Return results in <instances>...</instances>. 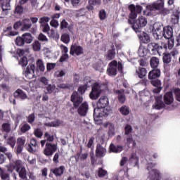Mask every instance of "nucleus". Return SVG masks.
Here are the masks:
<instances>
[{
	"instance_id": "f257e3e1",
	"label": "nucleus",
	"mask_w": 180,
	"mask_h": 180,
	"mask_svg": "<svg viewBox=\"0 0 180 180\" xmlns=\"http://www.w3.org/2000/svg\"><path fill=\"white\" fill-rule=\"evenodd\" d=\"M128 9L130 11L128 19L129 25H131V28L136 33H141V29L147 26V18L144 16H140L138 19L135 20L137 18V15L141 13L143 11V6L140 5L135 6L134 4H131L128 6Z\"/></svg>"
},
{
	"instance_id": "f03ea898",
	"label": "nucleus",
	"mask_w": 180,
	"mask_h": 180,
	"mask_svg": "<svg viewBox=\"0 0 180 180\" xmlns=\"http://www.w3.org/2000/svg\"><path fill=\"white\" fill-rule=\"evenodd\" d=\"M70 101L72 102L75 109H77L79 116H86L89 109L88 103L84 102V97L79 95L78 91H74L72 94Z\"/></svg>"
},
{
	"instance_id": "7ed1b4c3",
	"label": "nucleus",
	"mask_w": 180,
	"mask_h": 180,
	"mask_svg": "<svg viewBox=\"0 0 180 180\" xmlns=\"http://www.w3.org/2000/svg\"><path fill=\"white\" fill-rule=\"evenodd\" d=\"M117 70L121 74L123 73V64L122 62H118L117 60H112L108 64L107 68V74L110 77H116L117 75Z\"/></svg>"
},
{
	"instance_id": "20e7f679",
	"label": "nucleus",
	"mask_w": 180,
	"mask_h": 180,
	"mask_svg": "<svg viewBox=\"0 0 180 180\" xmlns=\"http://www.w3.org/2000/svg\"><path fill=\"white\" fill-rule=\"evenodd\" d=\"M101 94H102V84L95 82L91 87V91L89 94L90 99L96 101L101 96Z\"/></svg>"
},
{
	"instance_id": "39448f33",
	"label": "nucleus",
	"mask_w": 180,
	"mask_h": 180,
	"mask_svg": "<svg viewBox=\"0 0 180 180\" xmlns=\"http://www.w3.org/2000/svg\"><path fill=\"white\" fill-rule=\"evenodd\" d=\"M153 163H149L147 167V169L149 171V180H161V173L158 169H153Z\"/></svg>"
},
{
	"instance_id": "423d86ee",
	"label": "nucleus",
	"mask_w": 180,
	"mask_h": 180,
	"mask_svg": "<svg viewBox=\"0 0 180 180\" xmlns=\"http://www.w3.org/2000/svg\"><path fill=\"white\" fill-rule=\"evenodd\" d=\"M57 144L46 142L43 153L46 157H53L54 153L58 150Z\"/></svg>"
},
{
	"instance_id": "0eeeda50",
	"label": "nucleus",
	"mask_w": 180,
	"mask_h": 180,
	"mask_svg": "<svg viewBox=\"0 0 180 180\" xmlns=\"http://www.w3.org/2000/svg\"><path fill=\"white\" fill-rule=\"evenodd\" d=\"M25 144H26V138H25V136L17 139V146L15 148V153L18 155H19V154H22L23 148H25Z\"/></svg>"
},
{
	"instance_id": "6e6552de",
	"label": "nucleus",
	"mask_w": 180,
	"mask_h": 180,
	"mask_svg": "<svg viewBox=\"0 0 180 180\" xmlns=\"http://www.w3.org/2000/svg\"><path fill=\"white\" fill-rule=\"evenodd\" d=\"M70 56H82L84 54V48L75 43L70 46Z\"/></svg>"
},
{
	"instance_id": "1a4fd4ad",
	"label": "nucleus",
	"mask_w": 180,
	"mask_h": 180,
	"mask_svg": "<svg viewBox=\"0 0 180 180\" xmlns=\"http://www.w3.org/2000/svg\"><path fill=\"white\" fill-rule=\"evenodd\" d=\"M148 50L150 54H158L160 50H162V46H160L158 43L150 42L148 44Z\"/></svg>"
},
{
	"instance_id": "9d476101",
	"label": "nucleus",
	"mask_w": 180,
	"mask_h": 180,
	"mask_svg": "<svg viewBox=\"0 0 180 180\" xmlns=\"http://www.w3.org/2000/svg\"><path fill=\"white\" fill-rule=\"evenodd\" d=\"M165 5L164 0H158L149 6L150 11H158L159 12L161 9H163Z\"/></svg>"
},
{
	"instance_id": "9b49d317",
	"label": "nucleus",
	"mask_w": 180,
	"mask_h": 180,
	"mask_svg": "<svg viewBox=\"0 0 180 180\" xmlns=\"http://www.w3.org/2000/svg\"><path fill=\"white\" fill-rule=\"evenodd\" d=\"M106 155V148L101 143H98L96 148V157L103 158Z\"/></svg>"
},
{
	"instance_id": "f8f14e48",
	"label": "nucleus",
	"mask_w": 180,
	"mask_h": 180,
	"mask_svg": "<svg viewBox=\"0 0 180 180\" xmlns=\"http://www.w3.org/2000/svg\"><path fill=\"white\" fill-rule=\"evenodd\" d=\"M34 68L35 66L33 63H30L29 65L27 67L24 74L27 79H32L33 77H34Z\"/></svg>"
},
{
	"instance_id": "ddd939ff",
	"label": "nucleus",
	"mask_w": 180,
	"mask_h": 180,
	"mask_svg": "<svg viewBox=\"0 0 180 180\" xmlns=\"http://www.w3.org/2000/svg\"><path fill=\"white\" fill-rule=\"evenodd\" d=\"M162 36L165 39H172V37L174 36V28L170 25L164 27Z\"/></svg>"
},
{
	"instance_id": "4468645a",
	"label": "nucleus",
	"mask_w": 180,
	"mask_h": 180,
	"mask_svg": "<svg viewBox=\"0 0 180 180\" xmlns=\"http://www.w3.org/2000/svg\"><path fill=\"white\" fill-rule=\"evenodd\" d=\"M179 8H174L170 19V23L172 25H178V23H179Z\"/></svg>"
},
{
	"instance_id": "2eb2a0df",
	"label": "nucleus",
	"mask_w": 180,
	"mask_h": 180,
	"mask_svg": "<svg viewBox=\"0 0 180 180\" xmlns=\"http://www.w3.org/2000/svg\"><path fill=\"white\" fill-rule=\"evenodd\" d=\"M109 105V98L106 96L100 98L97 102V108L98 109H105Z\"/></svg>"
},
{
	"instance_id": "dca6fc26",
	"label": "nucleus",
	"mask_w": 180,
	"mask_h": 180,
	"mask_svg": "<svg viewBox=\"0 0 180 180\" xmlns=\"http://www.w3.org/2000/svg\"><path fill=\"white\" fill-rule=\"evenodd\" d=\"M65 171V167L64 165H61L58 167L51 169V172L56 177L63 176Z\"/></svg>"
},
{
	"instance_id": "f3484780",
	"label": "nucleus",
	"mask_w": 180,
	"mask_h": 180,
	"mask_svg": "<svg viewBox=\"0 0 180 180\" xmlns=\"http://www.w3.org/2000/svg\"><path fill=\"white\" fill-rule=\"evenodd\" d=\"M27 150L29 153H36L37 150V141L32 138L30 140V143L27 146Z\"/></svg>"
},
{
	"instance_id": "a211bd4d",
	"label": "nucleus",
	"mask_w": 180,
	"mask_h": 180,
	"mask_svg": "<svg viewBox=\"0 0 180 180\" xmlns=\"http://www.w3.org/2000/svg\"><path fill=\"white\" fill-rule=\"evenodd\" d=\"M161 77V70L158 68L153 69L148 73V79H157Z\"/></svg>"
},
{
	"instance_id": "6ab92c4d",
	"label": "nucleus",
	"mask_w": 180,
	"mask_h": 180,
	"mask_svg": "<svg viewBox=\"0 0 180 180\" xmlns=\"http://www.w3.org/2000/svg\"><path fill=\"white\" fill-rule=\"evenodd\" d=\"M138 37L141 43L143 44H149L150 41H151L150 35L147 32H143L141 34H138Z\"/></svg>"
},
{
	"instance_id": "aec40b11",
	"label": "nucleus",
	"mask_w": 180,
	"mask_h": 180,
	"mask_svg": "<svg viewBox=\"0 0 180 180\" xmlns=\"http://www.w3.org/2000/svg\"><path fill=\"white\" fill-rule=\"evenodd\" d=\"M163 101L165 105H171L174 103V94L172 91L165 93L163 97Z\"/></svg>"
},
{
	"instance_id": "412c9836",
	"label": "nucleus",
	"mask_w": 180,
	"mask_h": 180,
	"mask_svg": "<svg viewBox=\"0 0 180 180\" xmlns=\"http://www.w3.org/2000/svg\"><path fill=\"white\" fill-rule=\"evenodd\" d=\"M13 95L14 98H16L17 99H22V101H25L28 98L27 94L20 89H17L14 92Z\"/></svg>"
},
{
	"instance_id": "4be33fe9",
	"label": "nucleus",
	"mask_w": 180,
	"mask_h": 180,
	"mask_svg": "<svg viewBox=\"0 0 180 180\" xmlns=\"http://www.w3.org/2000/svg\"><path fill=\"white\" fill-rule=\"evenodd\" d=\"M116 57V48L112 44L110 49L107 51L106 58L108 60H113Z\"/></svg>"
},
{
	"instance_id": "5701e85b",
	"label": "nucleus",
	"mask_w": 180,
	"mask_h": 180,
	"mask_svg": "<svg viewBox=\"0 0 180 180\" xmlns=\"http://www.w3.org/2000/svg\"><path fill=\"white\" fill-rule=\"evenodd\" d=\"M20 180H30L27 178V171H26V167H22L18 171H17Z\"/></svg>"
},
{
	"instance_id": "b1692460",
	"label": "nucleus",
	"mask_w": 180,
	"mask_h": 180,
	"mask_svg": "<svg viewBox=\"0 0 180 180\" xmlns=\"http://www.w3.org/2000/svg\"><path fill=\"white\" fill-rule=\"evenodd\" d=\"M45 126L47 127H58L60 126H65V124H64V121L56 120L55 121L45 124Z\"/></svg>"
},
{
	"instance_id": "393cba45",
	"label": "nucleus",
	"mask_w": 180,
	"mask_h": 180,
	"mask_svg": "<svg viewBox=\"0 0 180 180\" xmlns=\"http://www.w3.org/2000/svg\"><path fill=\"white\" fill-rule=\"evenodd\" d=\"M116 94L118 95V101L120 103L123 105L126 102V95L124 94V89L117 90Z\"/></svg>"
},
{
	"instance_id": "a878e982",
	"label": "nucleus",
	"mask_w": 180,
	"mask_h": 180,
	"mask_svg": "<svg viewBox=\"0 0 180 180\" xmlns=\"http://www.w3.org/2000/svg\"><path fill=\"white\" fill-rule=\"evenodd\" d=\"M136 73L137 74L139 78L142 79L147 75V69L142 67H139L136 70Z\"/></svg>"
},
{
	"instance_id": "bb28decb",
	"label": "nucleus",
	"mask_w": 180,
	"mask_h": 180,
	"mask_svg": "<svg viewBox=\"0 0 180 180\" xmlns=\"http://www.w3.org/2000/svg\"><path fill=\"white\" fill-rule=\"evenodd\" d=\"M150 67L153 69L158 68V65H160V59L157 57H152L150 60Z\"/></svg>"
},
{
	"instance_id": "cd10ccee",
	"label": "nucleus",
	"mask_w": 180,
	"mask_h": 180,
	"mask_svg": "<svg viewBox=\"0 0 180 180\" xmlns=\"http://www.w3.org/2000/svg\"><path fill=\"white\" fill-rule=\"evenodd\" d=\"M164 106H165V105L164 104V102H162V101H161V98H160V97L156 98L155 103L154 105L155 109L160 110L164 108Z\"/></svg>"
},
{
	"instance_id": "c85d7f7f",
	"label": "nucleus",
	"mask_w": 180,
	"mask_h": 180,
	"mask_svg": "<svg viewBox=\"0 0 180 180\" xmlns=\"http://www.w3.org/2000/svg\"><path fill=\"white\" fill-rule=\"evenodd\" d=\"M129 161L131 164H134V167H139V156L136 153H131Z\"/></svg>"
},
{
	"instance_id": "c756f323",
	"label": "nucleus",
	"mask_w": 180,
	"mask_h": 180,
	"mask_svg": "<svg viewBox=\"0 0 180 180\" xmlns=\"http://www.w3.org/2000/svg\"><path fill=\"white\" fill-rule=\"evenodd\" d=\"M110 150L112 153H121L123 151V146H115V144L111 143L110 146Z\"/></svg>"
},
{
	"instance_id": "7c9ffc66",
	"label": "nucleus",
	"mask_w": 180,
	"mask_h": 180,
	"mask_svg": "<svg viewBox=\"0 0 180 180\" xmlns=\"http://www.w3.org/2000/svg\"><path fill=\"white\" fill-rule=\"evenodd\" d=\"M22 36V39H24L25 43H26L27 44H30V43L33 41V37H32V34L25 33Z\"/></svg>"
},
{
	"instance_id": "2f4dec72",
	"label": "nucleus",
	"mask_w": 180,
	"mask_h": 180,
	"mask_svg": "<svg viewBox=\"0 0 180 180\" xmlns=\"http://www.w3.org/2000/svg\"><path fill=\"white\" fill-rule=\"evenodd\" d=\"M138 54L139 57H146L147 54H148V47L147 46V49L140 46L138 51Z\"/></svg>"
},
{
	"instance_id": "473e14b6",
	"label": "nucleus",
	"mask_w": 180,
	"mask_h": 180,
	"mask_svg": "<svg viewBox=\"0 0 180 180\" xmlns=\"http://www.w3.org/2000/svg\"><path fill=\"white\" fill-rule=\"evenodd\" d=\"M120 112L123 116H127L130 114V108L127 105H123L120 108Z\"/></svg>"
},
{
	"instance_id": "72a5a7b5",
	"label": "nucleus",
	"mask_w": 180,
	"mask_h": 180,
	"mask_svg": "<svg viewBox=\"0 0 180 180\" xmlns=\"http://www.w3.org/2000/svg\"><path fill=\"white\" fill-rule=\"evenodd\" d=\"M11 166L14 169H15L16 172L23 168V166H22V160L14 161Z\"/></svg>"
},
{
	"instance_id": "f704fd0d",
	"label": "nucleus",
	"mask_w": 180,
	"mask_h": 180,
	"mask_svg": "<svg viewBox=\"0 0 180 180\" xmlns=\"http://www.w3.org/2000/svg\"><path fill=\"white\" fill-rule=\"evenodd\" d=\"M6 144L10 146L11 148H15L16 144V139L13 136H10L6 139Z\"/></svg>"
},
{
	"instance_id": "c9c22d12",
	"label": "nucleus",
	"mask_w": 180,
	"mask_h": 180,
	"mask_svg": "<svg viewBox=\"0 0 180 180\" xmlns=\"http://www.w3.org/2000/svg\"><path fill=\"white\" fill-rule=\"evenodd\" d=\"M162 60H163L164 65H167V64H169L171 61H172V57L169 53H164Z\"/></svg>"
},
{
	"instance_id": "e433bc0d",
	"label": "nucleus",
	"mask_w": 180,
	"mask_h": 180,
	"mask_svg": "<svg viewBox=\"0 0 180 180\" xmlns=\"http://www.w3.org/2000/svg\"><path fill=\"white\" fill-rule=\"evenodd\" d=\"M72 88V85L68 83H60L57 84L56 89H71Z\"/></svg>"
},
{
	"instance_id": "4c0bfd02",
	"label": "nucleus",
	"mask_w": 180,
	"mask_h": 180,
	"mask_svg": "<svg viewBox=\"0 0 180 180\" xmlns=\"http://www.w3.org/2000/svg\"><path fill=\"white\" fill-rule=\"evenodd\" d=\"M27 122L30 124H33L34 123V121L36 120V115L34 112H32L27 117H26Z\"/></svg>"
},
{
	"instance_id": "58836bf2",
	"label": "nucleus",
	"mask_w": 180,
	"mask_h": 180,
	"mask_svg": "<svg viewBox=\"0 0 180 180\" xmlns=\"http://www.w3.org/2000/svg\"><path fill=\"white\" fill-rule=\"evenodd\" d=\"M37 67L39 71L41 72H44V70H46V68L44 67V63H43V60L41 59H39L37 61Z\"/></svg>"
},
{
	"instance_id": "ea45409f",
	"label": "nucleus",
	"mask_w": 180,
	"mask_h": 180,
	"mask_svg": "<svg viewBox=\"0 0 180 180\" xmlns=\"http://www.w3.org/2000/svg\"><path fill=\"white\" fill-rule=\"evenodd\" d=\"M86 89H88V86H86V85H80L77 89V94H79L80 96H82V95H84L86 91Z\"/></svg>"
},
{
	"instance_id": "a19ab883",
	"label": "nucleus",
	"mask_w": 180,
	"mask_h": 180,
	"mask_svg": "<svg viewBox=\"0 0 180 180\" xmlns=\"http://www.w3.org/2000/svg\"><path fill=\"white\" fill-rule=\"evenodd\" d=\"M4 32L7 33V36H16L18 34L17 32L12 31V26L7 27Z\"/></svg>"
},
{
	"instance_id": "79ce46f5",
	"label": "nucleus",
	"mask_w": 180,
	"mask_h": 180,
	"mask_svg": "<svg viewBox=\"0 0 180 180\" xmlns=\"http://www.w3.org/2000/svg\"><path fill=\"white\" fill-rule=\"evenodd\" d=\"M32 49L34 51H40L41 50V44L39 41H35L32 44Z\"/></svg>"
},
{
	"instance_id": "37998d69",
	"label": "nucleus",
	"mask_w": 180,
	"mask_h": 180,
	"mask_svg": "<svg viewBox=\"0 0 180 180\" xmlns=\"http://www.w3.org/2000/svg\"><path fill=\"white\" fill-rule=\"evenodd\" d=\"M60 40L63 43H65V44H68V43H70V34L68 33L62 34Z\"/></svg>"
},
{
	"instance_id": "c03bdc74",
	"label": "nucleus",
	"mask_w": 180,
	"mask_h": 180,
	"mask_svg": "<svg viewBox=\"0 0 180 180\" xmlns=\"http://www.w3.org/2000/svg\"><path fill=\"white\" fill-rule=\"evenodd\" d=\"M108 175V171L103 169V168L100 167L98 169V176L99 178H103L104 176H106Z\"/></svg>"
},
{
	"instance_id": "a18cd8bd",
	"label": "nucleus",
	"mask_w": 180,
	"mask_h": 180,
	"mask_svg": "<svg viewBox=\"0 0 180 180\" xmlns=\"http://www.w3.org/2000/svg\"><path fill=\"white\" fill-rule=\"evenodd\" d=\"M124 134L125 136H131V132L133 131V128L130 124H127L124 127Z\"/></svg>"
},
{
	"instance_id": "49530a36",
	"label": "nucleus",
	"mask_w": 180,
	"mask_h": 180,
	"mask_svg": "<svg viewBox=\"0 0 180 180\" xmlns=\"http://www.w3.org/2000/svg\"><path fill=\"white\" fill-rule=\"evenodd\" d=\"M25 39H23V37H18L15 39V44L17 46H25Z\"/></svg>"
},
{
	"instance_id": "de8ad7c7",
	"label": "nucleus",
	"mask_w": 180,
	"mask_h": 180,
	"mask_svg": "<svg viewBox=\"0 0 180 180\" xmlns=\"http://www.w3.org/2000/svg\"><path fill=\"white\" fill-rule=\"evenodd\" d=\"M44 136L46 139L45 140L49 143L54 141V135H51L49 132H45Z\"/></svg>"
},
{
	"instance_id": "09e8293b",
	"label": "nucleus",
	"mask_w": 180,
	"mask_h": 180,
	"mask_svg": "<svg viewBox=\"0 0 180 180\" xmlns=\"http://www.w3.org/2000/svg\"><path fill=\"white\" fill-rule=\"evenodd\" d=\"M1 129L3 131H5L6 133H9L11 131V124L9 123L2 124Z\"/></svg>"
},
{
	"instance_id": "8fccbe9b",
	"label": "nucleus",
	"mask_w": 180,
	"mask_h": 180,
	"mask_svg": "<svg viewBox=\"0 0 180 180\" xmlns=\"http://www.w3.org/2000/svg\"><path fill=\"white\" fill-rule=\"evenodd\" d=\"M84 85H86L87 88H89L92 85V79L88 76H86L84 79Z\"/></svg>"
},
{
	"instance_id": "3c124183",
	"label": "nucleus",
	"mask_w": 180,
	"mask_h": 180,
	"mask_svg": "<svg viewBox=\"0 0 180 180\" xmlns=\"http://www.w3.org/2000/svg\"><path fill=\"white\" fill-rule=\"evenodd\" d=\"M39 23L41 25H47L50 22V18L47 16H43L39 18Z\"/></svg>"
},
{
	"instance_id": "603ef678",
	"label": "nucleus",
	"mask_w": 180,
	"mask_h": 180,
	"mask_svg": "<svg viewBox=\"0 0 180 180\" xmlns=\"http://www.w3.org/2000/svg\"><path fill=\"white\" fill-rule=\"evenodd\" d=\"M159 13H160V15H162V16H167V15H169V13H171V10L163 7V8H162L159 11Z\"/></svg>"
},
{
	"instance_id": "864d4df0",
	"label": "nucleus",
	"mask_w": 180,
	"mask_h": 180,
	"mask_svg": "<svg viewBox=\"0 0 180 180\" xmlns=\"http://www.w3.org/2000/svg\"><path fill=\"white\" fill-rule=\"evenodd\" d=\"M151 85L155 87L161 86V81L158 79H153L150 81Z\"/></svg>"
},
{
	"instance_id": "5fc2aeb1",
	"label": "nucleus",
	"mask_w": 180,
	"mask_h": 180,
	"mask_svg": "<svg viewBox=\"0 0 180 180\" xmlns=\"http://www.w3.org/2000/svg\"><path fill=\"white\" fill-rule=\"evenodd\" d=\"M0 176L1 178V180H11V176H9V174L4 172V170L0 174Z\"/></svg>"
},
{
	"instance_id": "6e6d98bb",
	"label": "nucleus",
	"mask_w": 180,
	"mask_h": 180,
	"mask_svg": "<svg viewBox=\"0 0 180 180\" xmlns=\"http://www.w3.org/2000/svg\"><path fill=\"white\" fill-rule=\"evenodd\" d=\"M19 64L22 67H26L27 65V58L26 56H23L19 60Z\"/></svg>"
},
{
	"instance_id": "4d7b16f0",
	"label": "nucleus",
	"mask_w": 180,
	"mask_h": 180,
	"mask_svg": "<svg viewBox=\"0 0 180 180\" xmlns=\"http://www.w3.org/2000/svg\"><path fill=\"white\" fill-rule=\"evenodd\" d=\"M30 125L29 124H23L20 128V131L22 133H26V131H29L30 130Z\"/></svg>"
},
{
	"instance_id": "13d9d810",
	"label": "nucleus",
	"mask_w": 180,
	"mask_h": 180,
	"mask_svg": "<svg viewBox=\"0 0 180 180\" xmlns=\"http://www.w3.org/2000/svg\"><path fill=\"white\" fill-rule=\"evenodd\" d=\"M34 134L35 137H37L38 139H41L43 136V131L40 129H37L34 131Z\"/></svg>"
},
{
	"instance_id": "bf43d9fd",
	"label": "nucleus",
	"mask_w": 180,
	"mask_h": 180,
	"mask_svg": "<svg viewBox=\"0 0 180 180\" xmlns=\"http://www.w3.org/2000/svg\"><path fill=\"white\" fill-rule=\"evenodd\" d=\"M68 27V22H67V20H65V19H63L60 22V30H64V29H67Z\"/></svg>"
},
{
	"instance_id": "052dcab7",
	"label": "nucleus",
	"mask_w": 180,
	"mask_h": 180,
	"mask_svg": "<svg viewBox=\"0 0 180 180\" xmlns=\"http://www.w3.org/2000/svg\"><path fill=\"white\" fill-rule=\"evenodd\" d=\"M41 28L44 33H48L50 32V25H49V24L41 25Z\"/></svg>"
},
{
	"instance_id": "680f3d73",
	"label": "nucleus",
	"mask_w": 180,
	"mask_h": 180,
	"mask_svg": "<svg viewBox=\"0 0 180 180\" xmlns=\"http://www.w3.org/2000/svg\"><path fill=\"white\" fill-rule=\"evenodd\" d=\"M50 25L52 27L57 29V27H58V26H60V23H58V20H57L56 19H52L50 22Z\"/></svg>"
},
{
	"instance_id": "e2e57ef3",
	"label": "nucleus",
	"mask_w": 180,
	"mask_h": 180,
	"mask_svg": "<svg viewBox=\"0 0 180 180\" xmlns=\"http://www.w3.org/2000/svg\"><path fill=\"white\" fill-rule=\"evenodd\" d=\"M167 46L169 50H171L174 47V44H175V40L172 38L167 39Z\"/></svg>"
},
{
	"instance_id": "0e129e2a",
	"label": "nucleus",
	"mask_w": 180,
	"mask_h": 180,
	"mask_svg": "<svg viewBox=\"0 0 180 180\" xmlns=\"http://www.w3.org/2000/svg\"><path fill=\"white\" fill-rule=\"evenodd\" d=\"M46 89L48 92V94H53V91L56 89V85L55 84H49L46 87Z\"/></svg>"
},
{
	"instance_id": "69168bd1",
	"label": "nucleus",
	"mask_w": 180,
	"mask_h": 180,
	"mask_svg": "<svg viewBox=\"0 0 180 180\" xmlns=\"http://www.w3.org/2000/svg\"><path fill=\"white\" fill-rule=\"evenodd\" d=\"M174 94L175 95L176 100L180 102V89H175L174 90Z\"/></svg>"
},
{
	"instance_id": "338daca9",
	"label": "nucleus",
	"mask_w": 180,
	"mask_h": 180,
	"mask_svg": "<svg viewBox=\"0 0 180 180\" xmlns=\"http://www.w3.org/2000/svg\"><path fill=\"white\" fill-rule=\"evenodd\" d=\"M99 18L101 20H105V19H106V12L105 11V10L100 11Z\"/></svg>"
},
{
	"instance_id": "774afa93",
	"label": "nucleus",
	"mask_w": 180,
	"mask_h": 180,
	"mask_svg": "<svg viewBox=\"0 0 180 180\" xmlns=\"http://www.w3.org/2000/svg\"><path fill=\"white\" fill-rule=\"evenodd\" d=\"M15 13H18L19 15H20V13H23V7L22 6L18 5L15 7Z\"/></svg>"
}]
</instances>
